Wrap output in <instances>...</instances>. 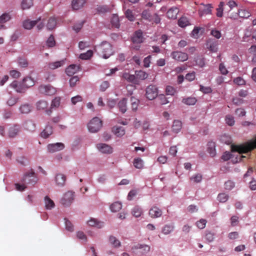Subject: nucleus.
Instances as JSON below:
<instances>
[{"instance_id": "f257e3e1", "label": "nucleus", "mask_w": 256, "mask_h": 256, "mask_svg": "<svg viewBox=\"0 0 256 256\" xmlns=\"http://www.w3.org/2000/svg\"><path fill=\"white\" fill-rule=\"evenodd\" d=\"M255 148H256V137L241 144H232L231 146L232 152H238L235 159L232 160V161L234 163L242 161V159L246 158V156L241 155V154L250 152Z\"/></svg>"}, {"instance_id": "f03ea898", "label": "nucleus", "mask_w": 256, "mask_h": 256, "mask_svg": "<svg viewBox=\"0 0 256 256\" xmlns=\"http://www.w3.org/2000/svg\"><path fill=\"white\" fill-rule=\"evenodd\" d=\"M95 50L100 56L106 59L114 54L112 46L106 41L102 42L100 44L95 47Z\"/></svg>"}, {"instance_id": "7ed1b4c3", "label": "nucleus", "mask_w": 256, "mask_h": 256, "mask_svg": "<svg viewBox=\"0 0 256 256\" xmlns=\"http://www.w3.org/2000/svg\"><path fill=\"white\" fill-rule=\"evenodd\" d=\"M38 178L32 170L26 172L22 178V182L26 184L34 185L38 182Z\"/></svg>"}, {"instance_id": "20e7f679", "label": "nucleus", "mask_w": 256, "mask_h": 256, "mask_svg": "<svg viewBox=\"0 0 256 256\" xmlns=\"http://www.w3.org/2000/svg\"><path fill=\"white\" fill-rule=\"evenodd\" d=\"M158 96V89L156 86L150 84L146 89V96L149 100H153Z\"/></svg>"}, {"instance_id": "39448f33", "label": "nucleus", "mask_w": 256, "mask_h": 256, "mask_svg": "<svg viewBox=\"0 0 256 256\" xmlns=\"http://www.w3.org/2000/svg\"><path fill=\"white\" fill-rule=\"evenodd\" d=\"M74 200V192L68 191L66 192L60 200V204L64 206H69Z\"/></svg>"}, {"instance_id": "423d86ee", "label": "nucleus", "mask_w": 256, "mask_h": 256, "mask_svg": "<svg viewBox=\"0 0 256 256\" xmlns=\"http://www.w3.org/2000/svg\"><path fill=\"white\" fill-rule=\"evenodd\" d=\"M38 90L40 93L48 96L54 94L56 92V88L49 84L40 86L38 88Z\"/></svg>"}, {"instance_id": "0eeeda50", "label": "nucleus", "mask_w": 256, "mask_h": 256, "mask_svg": "<svg viewBox=\"0 0 256 256\" xmlns=\"http://www.w3.org/2000/svg\"><path fill=\"white\" fill-rule=\"evenodd\" d=\"M171 56L175 60L183 62L188 60V54L184 52L180 51H174L171 53Z\"/></svg>"}, {"instance_id": "6e6552de", "label": "nucleus", "mask_w": 256, "mask_h": 256, "mask_svg": "<svg viewBox=\"0 0 256 256\" xmlns=\"http://www.w3.org/2000/svg\"><path fill=\"white\" fill-rule=\"evenodd\" d=\"M131 41L134 44H140L144 41L143 33L142 30L136 31L131 37Z\"/></svg>"}, {"instance_id": "1a4fd4ad", "label": "nucleus", "mask_w": 256, "mask_h": 256, "mask_svg": "<svg viewBox=\"0 0 256 256\" xmlns=\"http://www.w3.org/2000/svg\"><path fill=\"white\" fill-rule=\"evenodd\" d=\"M10 86L18 93H24L27 90V88L22 82L20 83L16 80H14L10 84Z\"/></svg>"}, {"instance_id": "9d476101", "label": "nucleus", "mask_w": 256, "mask_h": 256, "mask_svg": "<svg viewBox=\"0 0 256 256\" xmlns=\"http://www.w3.org/2000/svg\"><path fill=\"white\" fill-rule=\"evenodd\" d=\"M206 48L212 52H216L218 50V42L212 38H208L206 42Z\"/></svg>"}, {"instance_id": "9b49d317", "label": "nucleus", "mask_w": 256, "mask_h": 256, "mask_svg": "<svg viewBox=\"0 0 256 256\" xmlns=\"http://www.w3.org/2000/svg\"><path fill=\"white\" fill-rule=\"evenodd\" d=\"M96 148L102 154H110L113 152V148L110 146L106 144L100 143L97 144Z\"/></svg>"}, {"instance_id": "f8f14e48", "label": "nucleus", "mask_w": 256, "mask_h": 256, "mask_svg": "<svg viewBox=\"0 0 256 256\" xmlns=\"http://www.w3.org/2000/svg\"><path fill=\"white\" fill-rule=\"evenodd\" d=\"M18 133V129H0V134L6 137L14 138Z\"/></svg>"}, {"instance_id": "ddd939ff", "label": "nucleus", "mask_w": 256, "mask_h": 256, "mask_svg": "<svg viewBox=\"0 0 256 256\" xmlns=\"http://www.w3.org/2000/svg\"><path fill=\"white\" fill-rule=\"evenodd\" d=\"M102 126V121L98 117L92 118L88 124V128H100Z\"/></svg>"}, {"instance_id": "4468645a", "label": "nucleus", "mask_w": 256, "mask_h": 256, "mask_svg": "<svg viewBox=\"0 0 256 256\" xmlns=\"http://www.w3.org/2000/svg\"><path fill=\"white\" fill-rule=\"evenodd\" d=\"M64 148V145L62 142L49 144L48 146V150L50 152H54L61 150Z\"/></svg>"}, {"instance_id": "2eb2a0df", "label": "nucleus", "mask_w": 256, "mask_h": 256, "mask_svg": "<svg viewBox=\"0 0 256 256\" xmlns=\"http://www.w3.org/2000/svg\"><path fill=\"white\" fill-rule=\"evenodd\" d=\"M162 214V210L156 206H153L150 208L148 212L150 216L152 218L160 217Z\"/></svg>"}, {"instance_id": "dca6fc26", "label": "nucleus", "mask_w": 256, "mask_h": 256, "mask_svg": "<svg viewBox=\"0 0 256 256\" xmlns=\"http://www.w3.org/2000/svg\"><path fill=\"white\" fill-rule=\"evenodd\" d=\"M40 18L36 20H26L23 22L22 26L26 30L32 29L40 20Z\"/></svg>"}, {"instance_id": "f3484780", "label": "nucleus", "mask_w": 256, "mask_h": 256, "mask_svg": "<svg viewBox=\"0 0 256 256\" xmlns=\"http://www.w3.org/2000/svg\"><path fill=\"white\" fill-rule=\"evenodd\" d=\"M55 180L58 186H62L65 184L66 176L64 174H58L56 176Z\"/></svg>"}, {"instance_id": "a211bd4d", "label": "nucleus", "mask_w": 256, "mask_h": 256, "mask_svg": "<svg viewBox=\"0 0 256 256\" xmlns=\"http://www.w3.org/2000/svg\"><path fill=\"white\" fill-rule=\"evenodd\" d=\"M201 4L203 5L204 8L199 10V14L200 16L212 14V4Z\"/></svg>"}, {"instance_id": "6ab92c4d", "label": "nucleus", "mask_w": 256, "mask_h": 256, "mask_svg": "<svg viewBox=\"0 0 256 256\" xmlns=\"http://www.w3.org/2000/svg\"><path fill=\"white\" fill-rule=\"evenodd\" d=\"M135 75L137 84H138L140 80H144L148 77V74L142 70H136Z\"/></svg>"}, {"instance_id": "aec40b11", "label": "nucleus", "mask_w": 256, "mask_h": 256, "mask_svg": "<svg viewBox=\"0 0 256 256\" xmlns=\"http://www.w3.org/2000/svg\"><path fill=\"white\" fill-rule=\"evenodd\" d=\"M32 106L31 104L24 103L20 106L19 110L20 113L22 114H28L32 111Z\"/></svg>"}, {"instance_id": "412c9836", "label": "nucleus", "mask_w": 256, "mask_h": 256, "mask_svg": "<svg viewBox=\"0 0 256 256\" xmlns=\"http://www.w3.org/2000/svg\"><path fill=\"white\" fill-rule=\"evenodd\" d=\"M122 78L129 82H132L134 84H137L136 75L131 74L128 72H124L122 76Z\"/></svg>"}, {"instance_id": "4be33fe9", "label": "nucleus", "mask_w": 256, "mask_h": 256, "mask_svg": "<svg viewBox=\"0 0 256 256\" xmlns=\"http://www.w3.org/2000/svg\"><path fill=\"white\" fill-rule=\"evenodd\" d=\"M86 3L85 0H72V8L78 10L82 8Z\"/></svg>"}, {"instance_id": "5701e85b", "label": "nucleus", "mask_w": 256, "mask_h": 256, "mask_svg": "<svg viewBox=\"0 0 256 256\" xmlns=\"http://www.w3.org/2000/svg\"><path fill=\"white\" fill-rule=\"evenodd\" d=\"M78 66L76 64H71L66 70V73L68 76H72L78 70Z\"/></svg>"}, {"instance_id": "b1692460", "label": "nucleus", "mask_w": 256, "mask_h": 256, "mask_svg": "<svg viewBox=\"0 0 256 256\" xmlns=\"http://www.w3.org/2000/svg\"><path fill=\"white\" fill-rule=\"evenodd\" d=\"M22 82L24 86H26V88H27V90L30 87L34 86L35 84L34 80L30 76H26L22 80Z\"/></svg>"}, {"instance_id": "393cba45", "label": "nucleus", "mask_w": 256, "mask_h": 256, "mask_svg": "<svg viewBox=\"0 0 256 256\" xmlns=\"http://www.w3.org/2000/svg\"><path fill=\"white\" fill-rule=\"evenodd\" d=\"M207 151L212 156H215L216 154V144L214 142H209L208 143Z\"/></svg>"}, {"instance_id": "a878e982", "label": "nucleus", "mask_w": 256, "mask_h": 256, "mask_svg": "<svg viewBox=\"0 0 256 256\" xmlns=\"http://www.w3.org/2000/svg\"><path fill=\"white\" fill-rule=\"evenodd\" d=\"M174 229V224H167L163 226L162 232L164 234L167 235L172 232Z\"/></svg>"}, {"instance_id": "bb28decb", "label": "nucleus", "mask_w": 256, "mask_h": 256, "mask_svg": "<svg viewBox=\"0 0 256 256\" xmlns=\"http://www.w3.org/2000/svg\"><path fill=\"white\" fill-rule=\"evenodd\" d=\"M64 63L65 60H62L60 61L50 62L48 64V66L50 69L54 70L64 65Z\"/></svg>"}, {"instance_id": "cd10ccee", "label": "nucleus", "mask_w": 256, "mask_h": 256, "mask_svg": "<svg viewBox=\"0 0 256 256\" xmlns=\"http://www.w3.org/2000/svg\"><path fill=\"white\" fill-rule=\"evenodd\" d=\"M126 102V98H123L118 102V108L122 114L124 113L127 110Z\"/></svg>"}, {"instance_id": "c85d7f7f", "label": "nucleus", "mask_w": 256, "mask_h": 256, "mask_svg": "<svg viewBox=\"0 0 256 256\" xmlns=\"http://www.w3.org/2000/svg\"><path fill=\"white\" fill-rule=\"evenodd\" d=\"M56 20L54 17H51L48 19L46 24L48 30H51L56 28Z\"/></svg>"}, {"instance_id": "c756f323", "label": "nucleus", "mask_w": 256, "mask_h": 256, "mask_svg": "<svg viewBox=\"0 0 256 256\" xmlns=\"http://www.w3.org/2000/svg\"><path fill=\"white\" fill-rule=\"evenodd\" d=\"M178 12V10L176 8H170L167 12L168 17L170 18L175 19Z\"/></svg>"}, {"instance_id": "7c9ffc66", "label": "nucleus", "mask_w": 256, "mask_h": 256, "mask_svg": "<svg viewBox=\"0 0 256 256\" xmlns=\"http://www.w3.org/2000/svg\"><path fill=\"white\" fill-rule=\"evenodd\" d=\"M45 207L47 210H51L55 206L54 201L51 200L48 196L44 198Z\"/></svg>"}, {"instance_id": "2f4dec72", "label": "nucleus", "mask_w": 256, "mask_h": 256, "mask_svg": "<svg viewBox=\"0 0 256 256\" xmlns=\"http://www.w3.org/2000/svg\"><path fill=\"white\" fill-rule=\"evenodd\" d=\"M88 224L90 226H96L98 228H100L104 226V222H98L94 218H91L88 222Z\"/></svg>"}, {"instance_id": "473e14b6", "label": "nucleus", "mask_w": 256, "mask_h": 256, "mask_svg": "<svg viewBox=\"0 0 256 256\" xmlns=\"http://www.w3.org/2000/svg\"><path fill=\"white\" fill-rule=\"evenodd\" d=\"M48 103L44 100H40L36 103V107L38 110H44L47 108Z\"/></svg>"}, {"instance_id": "72a5a7b5", "label": "nucleus", "mask_w": 256, "mask_h": 256, "mask_svg": "<svg viewBox=\"0 0 256 256\" xmlns=\"http://www.w3.org/2000/svg\"><path fill=\"white\" fill-rule=\"evenodd\" d=\"M34 4L33 0H22L21 3V8L24 10L30 8Z\"/></svg>"}, {"instance_id": "f704fd0d", "label": "nucleus", "mask_w": 256, "mask_h": 256, "mask_svg": "<svg viewBox=\"0 0 256 256\" xmlns=\"http://www.w3.org/2000/svg\"><path fill=\"white\" fill-rule=\"evenodd\" d=\"M135 248L142 250L141 252L143 254H145L150 252V247L147 244H138L135 246Z\"/></svg>"}, {"instance_id": "c9c22d12", "label": "nucleus", "mask_w": 256, "mask_h": 256, "mask_svg": "<svg viewBox=\"0 0 256 256\" xmlns=\"http://www.w3.org/2000/svg\"><path fill=\"white\" fill-rule=\"evenodd\" d=\"M196 65L200 68H202L205 66V60L202 56H198L194 58Z\"/></svg>"}, {"instance_id": "e433bc0d", "label": "nucleus", "mask_w": 256, "mask_h": 256, "mask_svg": "<svg viewBox=\"0 0 256 256\" xmlns=\"http://www.w3.org/2000/svg\"><path fill=\"white\" fill-rule=\"evenodd\" d=\"M109 242L110 244L115 248L120 247L121 245L120 241L115 236H111L109 238Z\"/></svg>"}, {"instance_id": "4c0bfd02", "label": "nucleus", "mask_w": 256, "mask_h": 256, "mask_svg": "<svg viewBox=\"0 0 256 256\" xmlns=\"http://www.w3.org/2000/svg\"><path fill=\"white\" fill-rule=\"evenodd\" d=\"M93 55V52L92 50H88L84 53L80 54L79 58L82 60H88L90 59Z\"/></svg>"}, {"instance_id": "58836bf2", "label": "nucleus", "mask_w": 256, "mask_h": 256, "mask_svg": "<svg viewBox=\"0 0 256 256\" xmlns=\"http://www.w3.org/2000/svg\"><path fill=\"white\" fill-rule=\"evenodd\" d=\"M122 204L118 202H114L110 206V209L112 212H117L121 210Z\"/></svg>"}, {"instance_id": "ea45409f", "label": "nucleus", "mask_w": 256, "mask_h": 256, "mask_svg": "<svg viewBox=\"0 0 256 256\" xmlns=\"http://www.w3.org/2000/svg\"><path fill=\"white\" fill-rule=\"evenodd\" d=\"M196 99L194 97L184 98L182 100V102L184 104L188 106L194 105L196 103Z\"/></svg>"}, {"instance_id": "a19ab883", "label": "nucleus", "mask_w": 256, "mask_h": 256, "mask_svg": "<svg viewBox=\"0 0 256 256\" xmlns=\"http://www.w3.org/2000/svg\"><path fill=\"white\" fill-rule=\"evenodd\" d=\"M238 15L240 18H247L250 16V12L246 9H241L238 10Z\"/></svg>"}, {"instance_id": "79ce46f5", "label": "nucleus", "mask_w": 256, "mask_h": 256, "mask_svg": "<svg viewBox=\"0 0 256 256\" xmlns=\"http://www.w3.org/2000/svg\"><path fill=\"white\" fill-rule=\"evenodd\" d=\"M178 24L181 28H184L190 24V22L186 17H182L178 20Z\"/></svg>"}, {"instance_id": "37998d69", "label": "nucleus", "mask_w": 256, "mask_h": 256, "mask_svg": "<svg viewBox=\"0 0 256 256\" xmlns=\"http://www.w3.org/2000/svg\"><path fill=\"white\" fill-rule=\"evenodd\" d=\"M111 23L115 28H118L120 27V20L117 14H114L112 15L111 19Z\"/></svg>"}, {"instance_id": "c03bdc74", "label": "nucleus", "mask_w": 256, "mask_h": 256, "mask_svg": "<svg viewBox=\"0 0 256 256\" xmlns=\"http://www.w3.org/2000/svg\"><path fill=\"white\" fill-rule=\"evenodd\" d=\"M224 2H220L218 6V8H216V15L218 17L221 18L223 16L224 6Z\"/></svg>"}, {"instance_id": "a18cd8bd", "label": "nucleus", "mask_w": 256, "mask_h": 256, "mask_svg": "<svg viewBox=\"0 0 256 256\" xmlns=\"http://www.w3.org/2000/svg\"><path fill=\"white\" fill-rule=\"evenodd\" d=\"M142 210L138 206H136L132 210V214L136 218L140 216L142 214Z\"/></svg>"}, {"instance_id": "49530a36", "label": "nucleus", "mask_w": 256, "mask_h": 256, "mask_svg": "<svg viewBox=\"0 0 256 256\" xmlns=\"http://www.w3.org/2000/svg\"><path fill=\"white\" fill-rule=\"evenodd\" d=\"M18 98L14 96H11L6 102V104L10 106L15 105L18 102Z\"/></svg>"}, {"instance_id": "de8ad7c7", "label": "nucleus", "mask_w": 256, "mask_h": 256, "mask_svg": "<svg viewBox=\"0 0 256 256\" xmlns=\"http://www.w3.org/2000/svg\"><path fill=\"white\" fill-rule=\"evenodd\" d=\"M134 165L136 168L140 169L143 167V161L140 158H134Z\"/></svg>"}, {"instance_id": "09e8293b", "label": "nucleus", "mask_w": 256, "mask_h": 256, "mask_svg": "<svg viewBox=\"0 0 256 256\" xmlns=\"http://www.w3.org/2000/svg\"><path fill=\"white\" fill-rule=\"evenodd\" d=\"M18 64L20 66L26 68L28 66V62L26 59L23 58H20L18 59Z\"/></svg>"}, {"instance_id": "8fccbe9b", "label": "nucleus", "mask_w": 256, "mask_h": 256, "mask_svg": "<svg viewBox=\"0 0 256 256\" xmlns=\"http://www.w3.org/2000/svg\"><path fill=\"white\" fill-rule=\"evenodd\" d=\"M46 42L48 48L54 47L56 45V42L54 36L51 34L48 38Z\"/></svg>"}, {"instance_id": "3c124183", "label": "nucleus", "mask_w": 256, "mask_h": 256, "mask_svg": "<svg viewBox=\"0 0 256 256\" xmlns=\"http://www.w3.org/2000/svg\"><path fill=\"white\" fill-rule=\"evenodd\" d=\"M217 198L220 202H225L228 200V196L226 193H220L218 194Z\"/></svg>"}, {"instance_id": "603ef678", "label": "nucleus", "mask_w": 256, "mask_h": 256, "mask_svg": "<svg viewBox=\"0 0 256 256\" xmlns=\"http://www.w3.org/2000/svg\"><path fill=\"white\" fill-rule=\"evenodd\" d=\"M132 108L133 110H136L139 104V100L134 97L130 98Z\"/></svg>"}, {"instance_id": "864d4df0", "label": "nucleus", "mask_w": 256, "mask_h": 256, "mask_svg": "<svg viewBox=\"0 0 256 256\" xmlns=\"http://www.w3.org/2000/svg\"><path fill=\"white\" fill-rule=\"evenodd\" d=\"M142 16L143 18L150 22L152 14L149 10H144L142 13Z\"/></svg>"}, {"instance_id": "5fc2aeb1", "label": "nucleus", "mask_w": 256, "mask_h": 256, "mask_svg": "<svg viewBox=\"0 0 256 256\" xmlns=\"http://www.w3.org/2000/svg\"><path fill=\"white\" fill-rule=\"evenodd\" d=\"M226 122L229 126H232L234 124V118L232 115H227L226 116L225 118Z\"/></svg>"}, {"instance_id": "6e6d98bb", "label": "nucleus", "mask_w": 256, "mask_h": 256, "mask_svg": "<svg viewBox=\"0 0 256 256\" xmlns=\"http://www.w3.org/2000/svg\"><path fill=\"white\" fill-rule=\"evenodd\" d=\"M52 129H44L40 134L42 138H46L52 134Z\"/></svg>"}, {"instance_id": "4d7b16f0", "label": "nucleus", "mask_w": 256, "mask_h": 256, "mask_svg": "<svg viewBox=\"0 0 256 256\" xmlns=\"http://www.w3.org/2000/svg\"><path fill=\"white\" fill-rule=\"evenodd\" d=\"M10 16L8 13H4L0 16V23H5L10 19Z\"/></svg>"}, {"instance_id": "13d9d810", "label": "nucleus", "mask_w": 256, "mask_h": 256, "mask_svg": "<svg viewBox=\"0 0 256 256\" xmlns=\"http://www.w3.org/2000/svg\"><path fill=\"white\" fill-rule=\"evenodd\" d=\"M200 90L204 94H208L212 92V88L210 86H204L202 85L200 86Z\"/></svg>"}, {"instance_id": "bf43d9fd", "label": "nucleus", "mask_w": 256, "mask_h": 256, "mask_svg": "<svg viewBox=\"0 0 256 256\" xmlns=\"http://www.w3.org/2000/svg\"><path fill=\"white\" fill-rule=\"evenodd\" d=\"M166 92L167 95L174 96L176 92V90L174 87L168 86L166 87Z\"/></svg>"}, {"instance_id": "052dcab7", "label": "nucleus", "mask_w": 256, "mask_h": 256, "mask_svg": "<svg viewBox=\"0 0 256 256\" xmlns=\"http://www.w3.org/2000/svg\"><path fill=\"white\" fill-rule=\"evenodd\" d=\"M210 35H212V36H213L214 37L217 39L220 38L222 36V34L220 31L216 28H214L211 30Z\"/></svg>"}, {"instance_id": "680f3d73", "label": "nucleus", "mask_w": 256, "mask_h": 256, "mask_svg": "<svg viewBox=\"0 0 256 256\" xmlns=\"http://www.w3.org/2000/svg\"><path fill=\"white\" fill-rule=\"evenodd\" d=\"M113 134L118 137H120L125 134L124 129H112Z\"/></svg>"}, {"instance_id": "e2e57ef3", "label": "nucleus", "mask_w": 256, "mask_h": 256, "mask_svg": "<svg viewBox=\"0 0 256 256\" xmlns=\"http://www.w3.org/2000/svg\"><path fill=\"white\" fill-rule=\"evenodd\" d=\"M125 15L129 20L134 21V16L133 14L132 10H127L125 12Z\"/></svg>"}, {"instance_id": "0e129e2a", "label": "nucleus", "mask_w": 256, "mask_h": 256, "mask_svg": "<svg viewBox=\"0 0 256 256\" xmlns=\"http://www.w3.org/2000/svg\"><path fill=\"white\" fill-rule=\"evenodd\" d=\"M82 98L80 95H77L71 98V102L72 104L75 105L78 102L82 101Z\"/></svg>"}, {"instance_id": "69168bd1", "label": "nucleus", "mask_w": 256, "mask_h": 256, "mask_svg": "<svg viewBox=\"0 0 256 256\" xmlns=\"http://www.w3.org/2000/svg\"><path fill=\"white\" fill-rule=\"evenodd\" d=\"M214 234L210 232H206L205 234L206 239L208 242H212L214 240Z\"/></svg>"}, {"instance_id": "338daca9", "label": "nucleus", "mask_w": 256, "mask_h": 256, "mask_svg": "<svg viewBox=\"0 0 256 256\" xmlns=\"http://www.w3.org/2000/svg\"><path fill=\"white\" fill-rule=\"evenodd\" d=\"M60 103V98L59 97L55 98L52 102L51 108H58Z\"/></svg>"}, {"instance_id": "774afa93", "label": "nucleus", "mask_w": 256, "mask_h": 256, "mask_svg": "<svg viewBox=\"0 0 256 256\" xmlns=\"http://www.w3.org/2000/svg\"><path fill=\"white\" fill-rule=\"evenodd\" d=\"M150 22L152 23L154 22L158 24L160 22V18L157 14L155 13L154 14H152Z\"/></svg>"}]
</instances>
